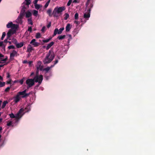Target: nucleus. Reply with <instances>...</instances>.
I'll return each mask as SVG.
<instances>
[{
	"label": "nucleus",
	"mask_w": 155,
	"mask_h": 155,
	"mask_svg": "<svg viewBox=\"0 0 155 155\" xmlns=\"http://www.w3.org/2000/svg\"><path fill=\"white\" fill-rule=\"evenodd\" d=\"M18 26L17 25L13 24L12 23V27L11 28V29H12V30H15V29H17V28H18Z\"/></svg>",
	"instance_id": "obj_19"
},
{
	"label": "nucleus",
	"mask_w": 155,
	"mask_h": 155,
	"mask_svg": "<svg viewBox=\"0 0 155 155\" xmlns=\"http://www.w3.org/2000/svg\"><path fill=\"white\" fill-rule=\"evenodd\" d=\"M64 29V27L61 28L59 30L57 28H55L54 30L53 36L54 37V36L56 35L57 34H61Z\"/></svg>",
	"instance_id": "obj_4"
},
{
	"label": "nucleus",
	"mask_w": 155,
	"mask_h": 155,
	"mask_svg": "<svg viewBox=\"0 0 155 155\" xmlns=\"http://www.w3.org/2000/svg\"><path fill=\"white\" fill-rule=\"evenodd\" d=\"M18 82H19V80H15L13 82V83H18Z\"/></svg>",
	"instance_id": "obj_56"
},
{
	"label": "nucleus",
	"mask_w": 155,
	"mask_h": 155,
	"mask_svg": "<svg viewBox=\"0 0 155 155\" xmlns=\"http://www.w3.org/2000/svg\"><path fill=\"white\" fill-rule=\"evenodd\" d=\"M7 39H7H5L4 40V42L5 43H7V42H8V41H7V39Z\"/></svg>",
	"instance_id": "obj_58"
},
{
	"label": "nucleus",
	"mask_w": 155,
	"mask_h": 155,
	"mask_svg": "<svg viewBox=\"0 0 155 155\" xmlns=\"http://www.w3.org/2000/svg\"><path fill=\"white\" fill-rule=\"evenodd\" d=\"M25 1L26 2V4L27 5H29L31 3V1L30 0H25Z\"/></svg>",
	"instance_id": "obj_33"
},
{
	"label": "nucleus",
	"mask_w": 155,
	"mask_h": 155,
	"mask_svg": "<svg viewBox=\"0 0 155 155\" xmlns=\"http://www.w3.org/2000/svg\"><path fill=\"white\" fill-rule=\"evenodd\" d=\"M9 115L10 116V117L12 118H14L15 117V116L12 113L11 114H9Z\"/></svg>",
	"instance_id": "obj_36"
},
{
	"label": "nucleus",
	"mask_w": 155,
	"mask_h": 155,
	"mask_svg": "<svg viewBox=\"0 0 155 155\" xmlns=\"http://www.w3.org/2000/svg\"><path fill=\"white\" fill-rule=\"evenodd\" d=\"M38 0H35L34 2H33V3H34V5H35L36 4H37V3L38 2Z\"/></svg>",
	"instance_id": "obj_51"
},
{
	"label": "nucleus",
	"mask_w": 155,
	"mask_h": 155,
	"mask_svg": "<svg viewBox=\"0 0 155 155\" xmlns=\"http://www.w3.org/2000/svg\"><path fill=\"white\" fill-rule=\"evenodd\" d=\"M28 24L32 25H33V22L32 21V18H30L28 20Z\"/></svg>",
	"instance_id": "obj_26"
},
{
	"label": "nucleus",
	"mask_w": 155,
	"mask_h": 155,
	"mask_svg": "<svg viewBox=\"0 0 155 155\" xmlns=\"http://www.w3.org/2000/svg\"><path fill=\"white\" fill-rule=\"evenodd\" d=\"M74 23H75L77 24V25H78L79 24V22L78 21H74Z\"/></svg>",
	"instance_id": "obj_53"
},
{
	"label": "nucleus",
	"mask_w": 155,
	"mask_h": 155,
	"mask_svg": "<svg viewBox=\"0 0 155 155\" xmlns=\"http://www.w3.org/2000/svg\"><path fill=\"white\" fill-rule=\"evenodd\" d=\"M7 78H9L10 77V74L9 73L7 72Z\"/></svg>",
	"instance_id": "obj_49"
},
{
	"label": "nucleus",
	"mask_w": 155,
	"mask_h": 155,
	"mask_svg": "<svg viewBox=\"0 0 155 155\" xmlns=\"http://www.w3.org/2000/svg\"><path fill=\"white\" fill-rule=\"evenodd\" d=\"M8 57L6 56L5 58V59H2L1 60V61H5L8 60Z\"/></svg>",
	"instance_id": "obj_44"
},
{
	"label": "nucleus",
	"mask_w": 155,
	"mask_h": 155,
	"mask_svg": "<svg viewBox=\"0 0 155 155\" xmlns=\"http://www.w3.org/2000/svg\"><path fill=\"white\" fill-rule=\"evenodd\" d=\"M24 44V42H21L19 43H17V44L16 45V46L17 48H19L22 47L23 46Z\"/></svg>",
	"instance_id": "obj_18"
},
{
	"label": "nucleus",
	"mask_w": 155,
	"mask_h": 155,
	"mask_svg": "<svg viewBox=\"0 0 155 155\" xmlns=\"http://www.w3.org/2000/svg\"><path fill=\"white\" fill-rule=\"evenodd\" d=\"M26 8L25 6H23L22 7V8L21 10V11L20 15L21 16H24L25 14V11Z\"/></svg>",
	"instance_id": "obj_11"
},
{
	"label": "nucleus",
	"mask_w": 155,
	"mask_h": 155,
	"mask_svg": "<svg viewBox=\"0 0 155 155\" xmlns=\"http://www.w3.org/2000/svg\"><path fill=\"white\" fill-rule=\"evenodd\" d=\"M91 9L88 8L87 10V12L84 14V18L88 20L90 16Z\"/></svg>",
	"instance_id": "obj_6"
},
{
	"label": "nucleus",
	"mask_w": 155,
	"mask_h": 155,
	"mask_svg": "<svg viewBox=\"0 0 155 155\" xmlns=\"http://www.w3.org/2000/svg\"><path fill=\"white\" fill-rule=\"evenodd\" d=\"M15 31V30H12V29H9L7 34V38L8 39L10 38L11 36L13 34Z\"/></svg>",
	"instance_id": "obj_7"
},
{
	"label": "nucleus",
	"mask_w": 155,
	"mask_h": 155,
	"mask_svg": "<svg viewBox=\"0 0 155 155\" xmlns=\"http://www.w3.org/2000/svg\"><path fill=\"white\" fill-rule=\"evenodd\" d=\"M0 80H3V78H2V77L0 75Z\"/></svg>",
	"instance_id": "obj_64"
},
{
	"label": "nucleus",
	"mask_w": 155,
	"mask_h": 155,
	"mask_svg": "<svg viewBox=\"0 0 155 155\" xmlns=\"http://www.w3.org/2000/svg\"><path fill=\"white\" fill-rule=\"evenodd\" d=\"M73 3H78L77 0H74L73 1Z\"/></svg>",
	"instance_id": "obj_60"
},
{
	"label": "nucleus",
	"mask_w": 155,
	"mask_h": 155,
	"mask_svg": "<svg viewBox=\"0 0 155 155\" xmlns=\"http://www.w3.org/2000/svg\"><path fill=\"white\" fill-rule=\"evenodd\" d=\"M58 62V60H56L54 61V65L56 64H57Z\"/></svg>",
	"instance_id": "obj_54"
},
{
	"label": "nucleus",
	"mask_w": 155,
	"mask_h": 155,
	"mask_svg": "<svg viewBox=\"0 0 155 155\" xmlns=\"http://www.w3.org/2000/svg\"><path fill=\"white\" fill-rule=\"evenodd\" d=\"M23 16H21L19 15L17 19L16 20V22L18 23H21L22 22V19L23 18Z\"/></svg>",
	"instance_id": "obj_12"
},
{
	"label": "nucleus",
	"mask_w": 155,
	"mask_h": 155,
	"mask_svg": "<svg viewBox=\"0 0 155 155\" xmlns=\"http://www.w3.org/2000/svg\"><path fill=\"white\" fill-rule=\"evenodd\" d=\"M20 99V95L17 93V94L16 95L15 97L14 98V102L15 103H16L19 101Z\"/></svg>",
	"instance_id": "obj_10"
},
{
	"label": "nucleus",
	"mask_w": 155,
	"mask_h": 155,
	"mask_svg": "<svg viewBox=\"0 0 155 155\" xmlns=\"http://www.w3.org/2000/svg\"><path fill=\"white\" fill-rule=\"evenodd\" d=\"M24 110L22 108L20 109L16 115V117L18 118L20 115V114Z\"/></svg>",
	"instance_id": "obj_15"
},
{
	"label": "nucleus",
	"mask_w": 155,
	"mask_h": 155,
	"mask_svg": "<svg viewBox=\"0 0 155 155\" xmlns=\"http://www.w3.org/2000/svg\"><path fill=\"white\" fill-rule=\"evenodd\" d=\"M48 5L49 4L48 3L46 2L45 5V8H47L48 6Z\"/></svg>",
	"instance_id": "obj_50"
},
{
	"label": "nucleus",
	"mask_w": 155,
	"mask_h": 155,
	"mask_svg": "<svg viewBox=\"0 0 155 155\" xmlns=\"http://www.w3.org/2000/svg\"><path fill=\"white\" fill-rule=\"evenodd\" d=\"M65 17L64 19L65 20H67L68 18L69 17V15L68 13H66L64 14Z\"/></svg>",
	"instance_id": "obj_28"
},
{
	"label": "nucleus",
	"mask_w": 155,
	"mask_h": 155,
	"mask_svg": "<svg viewBox=\"0 0 155 155\" xmlns=\"http://www.w3.org/2000/svg\"><path fill=\"white\" fill-rule=\"evenodd\" d=\"M12 22H10L8 23L6 25V27L8 28H11L12 27Z\"/></svg>",
	"instance_id": "obj_27"
},
{
	"label": "nucleus",
	"mask_w": 155,
	"mask_h": 155,
	"mask_svg": "<svg viewBox=\"0 0 155 155\" xmlns=\"http://www.w3.org/2000/svg\"><path fill=\"white\" fill-rule=\"evenodd\" d=\"M50 68H49V67H47L44 68L43 70L44 71H45L46 73H48V71L50 70Z\"/></svg>",
	"instance_id": "obj_30"
},
{
	"label": "nucleus",
	"mask_w": 155,
	"mask_h": 155,
	"mask_svg": "<svg viewBox=\"0 0 155 155\" xmlns=\"http://www.w3.org/2000/svg\"><path fill=\"white\" fill-rule=\"evenodd\" d=\"M27 89H25L22 91H19L18 93L19 95H21L22 98H25L28 97V94L26 93Z\"/></svg>",
	"instance_id": "obj_5"
},
{
	"label": "nucleus",
	"mask_w": 155,
	"mask_h": 155,
	"mask_svg": "<svg viewBox=\"0 0 155 155\" xmlns=\"http://www.w3.org/2000/svg\"><path fill=\"white\" fill-rule=\"evenodd\" d=\"M42 76H41L39 78V81L38 80L37 77H35L33 79H28L26 81V83L28 85L27 88L32 87L35 84V82H38V84H41L42 81Z\"/></svg>",
	"instance_id": "obj_1"
},
{
	"label": "nucleus",
	"mask_w": 155,
	"mask_h": 155,
	"mask_svg": "<svg viewBox=\"0 0 155 155\" xmlns=\"http://www.w3.org/2000/svg\"><path fill=\"white\" fill-rule=\"evenodd\" d=\"M23 63L24 64L27 63H28V61L26 60H25L23 62Z\"/></svg>",
	"instance_id": "obj_59"
},
{
	"label": "nucleus",
	"mask_w": 155,
	"mask_h": 155,
	"mask_svg": "<svg viewBox=\"0 0 155 155\" xmlns=\"http://www.w3.org/2000/svg\"><path fill=\"white\" fill-rule=\"evenodd\" d=\"M5 35H6V33H5V32H3L2 33V35L1 38V39L2 40H3V39L4 38L5 36Z\"/></svg>",
	"instance_id": "obj_37"
},
{
	"label": "nucleus",
	"mask_w": 155,
	"mask_h": 155,
	"mask_svg": "<svg viewBox=\"0 0 155 155\" xmlns=\"http://www.w3.org/2000/svg\"><path fill=\"white\" fill-rule=\"evenodd\" d=\"M78 18V13H76L74 15V18L75 19H77Z\"/></svg>",
	"instance_id": "obj_39"
},
{
	"label": "nucleus",
	"mask_w": 155,
	"mask_h": 155,
	"mask_svg": "<svg viewBox=\"0 0 155 155\" xmlns=\"http://www.w3.org/2000/svg\"><path fill=\"white\" fill-rule=\"evenodd\" d=\"M90 7L88 8H90L91 9L93 7V5L92 4H91L89 6Z\"/></svg>",
	"instance_id": "obj_55"
},
{
	"label": "nucleus",
	"mask_w": 155,
	"mask_h": 155,
	"mask_svg": "<svg viewBox=\"0 0 155 155\" xmlns=\"http://www.w3.org/2000/svg\"><path fill=\"white\" fill-rule=\"evenodd\" d=\"M38 12L37 11L34 10L33 11V15L35 16H37L38 15Z\"/></svg>",
	"instance_id": "obj_31"
},
{
	"label": "nucleus",
	"mask_w": 155,
	"mask_h": 155,
	"mask_svg": "<svg viewBox=\"0 0 155 155\" xmlns=\"http://www.w3.org/2000/svg\"><path fill=\"white\" fill-rule=\"evenodd\" d=\"M31 107L29 105H28L25 108V112H28L31 110Z\"/></svg>",
	"instance_id": "obj_21"
},
{
	"label": "nucleus",
	"mask_w": 155,
	"mask_h": 155,
	"mask_svg": "<svg viewBox=\"0 0 155 155\" xmlns=\"http://www.w3.org/2000/svg\"><path fill=\"white\" fill-rule=\"evenodd\" d=\"M32 63V61H29L28 63L30 65Z\"/></svg>",
	"instance_id": "obj_62"
},
{
	"label": "nucleus",
	"mask_w": 155,
	"mask_h": 155,
	"mask_svg": "<svg viewBox=\"0 0 155 155\" xmlns=\"http://www.w3.org/2000/svg\"><path fill=\"white\" fill-rule=\"evenodd\" d=\"M34 6H35V8L37 10L39 9L40 8V7H42L41 5H40L38 4L34 5Z\"/></svg>",
	"instance_id": "obj_25"
},
{
	"label": "nucleus",
	"mask_w": 155,
	"mask_h": 155,
	"mask_svg": "<svg viewBox=\"0 0 155 155\" xmlns=\"http://www.w3.org/2000/svg\"><path fill=\"white\" fill-rule=\"evenodd\" d=\"M54 65H54V64H53V65H51L50 67H49V68H50H50H52L54 66Z\"/></svg>",
	"instance_id": "obj_63"
},
{
	"label": "nucleus",
	"mask_w": 155,
	"mask_h": 155,
	"mask_svg": "<svg viewBox=\"0 0 155 155\" xmlns=\"http://www.w3.org/2000/svg\"><path fill=\"white\" fill-rule=\"evenodd\" d=\"M51 11L52 10L51 9H49L47 11V13L50 17H51L53 15V13H51Z\"/></svg>",
	"instance_id": "obj_22"
},
{
	"label": "nucleus",
	"mask_w": 155,
	"mask_h": 155,
	"mask_svg": "<svg viewBox=\"0 0 155 155\" xmlns=\"http://www.w3.org/2000/svg\"><path fill=\"white\" fill-rule=\"evenodd\" d=\"M12 42L15 45L17 44L18 42L16 39L14 38L12 39Z\"/></svg>",
	"instance_id": "obj_32"
},
{
	"label": "nucleus",
	"mask_w": 155,
	"mask_h": 155,
	"mask_svg": "<svg viewBox=\"0 0 155 155\" xmlns=\"http://www.w3.org/2000/svg\"><path fill=\"white\" fill-rule=\"evenodd\" d=\"M51 26V22H50L49 23V24L47 25V27L48 28H49Z\"/></svg>",
	"instance_id": "obj_52"
},
{
	"label": "nucleus",
	"mask_w": 155,
	"mask_h": 155,
	"mask_svg": "<svg viewBox=\"0 0 155 155\" xmlns=\"http://www.w3.org/2000/svg\"><path fill=\"white\" fill-rule=\"evenodd\" d=\"M72 2V0H69L67 4V5L69 6L70 5Z\"/></svg>",
	"instance_id": "obj_42"
},
{
	"label": "nucleus",
	"mask_w": 155,
	"mask_h": 155,
	"mask_svg": "<svg viewBox=\"0 0 155 155\" xmlns=\"http://www.w3.org/2000/svg\"><path fill=\"white\" fill-rule=\"evenodd\" d=\"M45 29V26H43L41 29V31L43 32H44Z\"/></svg>",
	"instance_id": "obj_46"
},
{
	"label": "nucleus",
	"mask_w": 155,
	"mask_h": 155,
	"mask_svg": "<svg viewBox=\"0 0 155 155\" xmlns=\"http://www.w3.org/2000/svg\"><path fill=\"white\" fill-rule=\"evenodd\" d=\"M8 48L9 49H15V47L14 46L11 45L8 46Z\"/></svg>",
	"instance_id": "obj_35"
},
{
	"label": "nucleus",
	"mask_w": 155,
	"mask_h": 155,
	"mask_svg": "<svg viewBox=\"0 0 155 155\" xmlns=\"http://www.w3.org/2000/svg\"><path fill=\"white\" fill-rule=\"evenodd\" d=\"M71 27L72 25L71 24L69 23L68 24L65 28L66 31L67 32L69 31L71 28Z\"/></svg>",
	"instance_id": "obj_13"
},
{
	"label": "nucleus",
	"mask_w": 155,
	"mask_h": 155,
	"mask_svg": "<svg viewBox=\"0 0 155 155\" xmlns=\"http://www.w3.org/2000/svg\"><path fill=\"white\" fill-rule=\"evenodd\" d=\"M55 55L52 50L49 51L48 53L46 55V56L43 61V62L44 64H48L50 63L54 59Z\"/></svg>",
	"instance_id": "obj_2"
},
{
	"label": "nucleus",
	"mask_w": 155,
	"mask_h": 155,
	"mask_svg": "<svg viewBox=\"0 0 155 155\" xmlns=\"http://www.w3.org/2000/svg\"><path fill=\"white\" fill-rule=\"evenodd\" d=\"M66 8L64 6L55 7L53 12V14L54 17H58V14H61V12L64 11Z\"/></svg>",
	"instance_id": "obj_3"
},
{
	"label": "nucleus",
	"mask_w": 155,
	"mask_h": 155,
	"mask_svg": "<svg viewBox=\"0 0 155 155\" xmlns=\"http://www.w3.org/2000/svg\"><path fill=\"white\" fill-rule=\"evenodd\" d=\"M91 0H87V2L86 4V5H87V6L89 5L90 2Z\"/></svg>",
	"instance_id": "obj_48"
},
{
	"label": "nucleus",
	"mask_w": 155,
	"mask_h": 155,
	"mask_svg": "<svg viewBox=\"0 0 155 155\" xmlns=\"http://www.w3.org/2000/svg\"><path fill=\"white\" fill-rule=\"evenodd\" d=\"M41 36V35L40 33H37L36 35V38H39Z\"/></svg>",
	"instance_id": "obj_34"
},
{
	"label": "nucleus",
	"mask_w": 155,
	"mask_h": 155,
	"mask_svg": "<svg viewBox=\"0 0 155 155\" xmlns=\"http://www.w3.org/2000/svg\"><path fill=\"white\" fill-rule=\"evenodd\" d=\"M10 87H7L5 90V92H8L10 90Z\"/></svg>",
	"instance_id": "obj_43"
},
{
	"label": "nucleus",
	"mask_w": 155,
	"mask_h": 155,
	"mask_svg": "<svg viewBox=\"0 0 155 155\" xmlns=\"http://www.w3.org/2000/svg\"><path fill=\"white\" fill-rule=\"evenodd\" d=\"M3 42H0V47H1L3 46Z\"/></svg>",
	"instance_id": "obj_57"
},
{
	"label": "nucleus",
	"mask_w": 155,
	"mask_h": 155,
	"mask_svg": "<svg viewBox=\"0 0 155 155\" xmlns=\"http://www.w3.org/2000/svg\"><path fill=\"white\" fill-rule=\"evenodd\" d=\"M40 65L39 67H37V71L36 72V75L35 77H37L38 78V80L39 81V78L41 76H42V79H43V76L42 75H40L39 76V73H38V69L39 68V67H40Z\"/></svg>",
	"instance_id": "obj_16"
},
{
	"label": "nucleus",
	"mask_w": 155,
	"mask_h": 155,
	"mask_svg": "<svg viewBox=\"0 0 155 155\" xmlns=\"http://www.w3.org/2000/svg\"><path fill=\"white\" fill-rule=\"evenodd\" d=\"M52 38H50L48 39H45V40H43V41L44 42V43H47V42H48L50 40H51Z\"/></svg>",
	"instance_id": "obj_29"
},
{
	"label": "nucleus",
	"mask_w": 155,
	"mask_h": 155,
	"mask_svg": "<svg viewBox=\"0 0 155 155\" xmlns=\"http://www.w3.org/2000/svg\"><path fill=\"white\" fill-rule=\"evenodd\" d=\"M12 121H10V122H7V125L8 126H10L12 125Z\"/></svg>",
	"instance_id": "obj_40"
},
{
	"label": "nucleus",
	"mask_w": 155,
	"mask_h": 155,
	"mask_svg": "<svg viewBox=\"0 0 155 155\" xmlns=\"http://www.w3.org/2000/svg\"><path fill=\"white\" fill-rule=\"evenodd\" d=\"M35 39H33L30 42V44H32L34 47H38L40 45V43L35 41Z\"/></svg>",
	"instance_id": "obj_9"
},
{
	"label": "nucleus",
	"mask_w": 155,
	"mask_h": 155,
	"mask_svg": "<svg viewBox=\"0 0 155 155\" xmlns=\"http://www.w3.org/2000/svg\"><path fill=\"white\" fill-rule=\"evenodd\" d=\"M12 80L11 79H10L9 80V81H7V83L8 84H11V82L12 81Z\"/></svg>",
	"instance_id": "obj_47"
},
{
	"label": "nucleus",
	"mask_w": 155,
	"mask_h": 155,
	"mask_svg": "<svg viewBox=\"0 0 155 155\" xmlns=\"http://www.w3.org/2000/svg\"><path fill=\"white\" fill-rule=\"evenodd\" d=\"M31 13L30 11H27L26 13L25 16L27 18L30 17L31 15Z\"/></svg>",
	"instance_id": "obj_20"
},
{
	"label": "nucleus",
	"mask_w": 155,
	"mask_h": 155,
	"mask_svg": "<svg viewBox=\"0 0 155 155\" xmlns=\"http://www.w3.org/2000/svg\"><path fill=\"white\" fill-rule=\"evenodd\" d=\"M66 36L65 35H60L58 37V38L59 40H62Z\"/></svg>",
	"instance_id": "obj_24"
},
{
	"label": "nucleus",
	"mask_w": 155,
	"mask_h": 155,
	"mask_svg": "<svg viewBox=\"0 0 155 155\" xmlns=\"http://www.w3.org/2000/svg\"><path fill=\"white\" fill-rule=\"evenodd\" d=\"M32 28L31 27H28V31H29L30 32H31Z\"/></svg>",
	"instance_id": "obj_45"
},
{
	"label": "nucleus",
	"mask_w": 155,
	"mask_h": 155,
	"mask_svg": "<svg viewBox=\"0 0 155 155\" xmlns=\"http://www.w3.org/2000/svg\"><path fill=\"white\" fill-rule=\"evenodd\" d=\"M17 54V53L15 50H13L12 53H10L9 61H11L14 59V56Z\"/></svg>",
	"instance_id": "obj_8"
},
{
	"label": "nucleus",
	"mask_w": 155,
	"mask_h": 155,
	"mask_svg": "<svg viewBox=\"0 0 155 155\" xmlns=\"http://www.w3.org/2000/svg\"><path fill=\"white\" fill-rule=\"evenodd\" d=\"M68 36L70 38V39H72V36L71 35H68Z\"/></svg>",
	"instance_id": "obj_61"
},
{
	"label": "nucleus",
	"mask_w": 155,
	"mask_h": 155,
	"mask_svg": "<svg viewBox=\"0 0 155 155\" xmlns=\"http://www.w3.org/2000/svg\"><path fill=\"white\" fill-rule=\"evenodd\" d=\"M34 49L30 45H28L27 47V52L29 53H31Z\"/></svg>",
	"instance_id": "obj_14"
},
{
	"label": "nucleus",
	"mask_w": 155,
	"mask_h": 155,
	"mask_svg": "<svg viewBox=\"0 0 155 155\" xmlns=\"http://www.w3.org/2000/svg\"><path fill=\"white\" fill-rule=\"evenodd\" d=\"M54 44V42L52 41L48 44L46 47V50H48Z\"/></svg>",
	"instance_id": "obj_17"
},
{
	"label": "nucleus",
	"mask_w": 155,
	"mask_h": 155,
	"mask_svg": "<svg viewBox=\"0 0 155 155\" xmlns=\"http://www.w3.org/2000/svg\"><path fill=\"white\" fill-rule=\"evenodd\" d=\"M8 103V102L7 101H4L3 102L2 108V109L4 108Z\"/></svg>",
	"instance_id": "obj_23"
},
{
	"label": "nucleus",
	"mask_w": 155,
	"mask_h": 155,
	"mask_svg": "<svg viewBox=\"0 0 155 155\" xmlns=\"http://www.w3.org/2000/svg\"><path fill=\"white\" fill-rule=\"evenodd\" d=\"M5 85V82L0 81V87L4 86Z\"/></svg>",
	"instance_id": "obj_38"
},
{
	"label": "nucleus",
	"mask_w": 155,
	"mask_h": 155,
	"mask_svg": "<svg viewBox=\"0 0 155 155\" xmlns=\"http://www.w3.org/2000/svg\"><path fill=\"white\" fill-rule=\"evenodd\" d=\"M24 78H23L21 80H19V82L18 83H20L21 84H22L23 83L24 81Z\"/></svg>",
	"instance_id": "obj_41"
}]
</instances>
